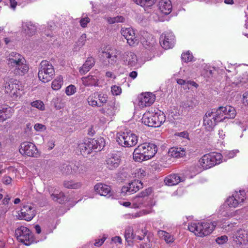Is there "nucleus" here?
Returning <instances> with one entry per match:
<instances>
[{
  "mask_svg": "<svg viewBox=\"0 0 248 248\" xmlns=\"http://www.w3.org/2000/svg\"><path fill=\"white\" fill-rule=\"evenodd\" d=\"M157 151V146L151 143L139 145L134 151L133 159L136 161L142 162L153 157Z\"/></svg>",
  "mask_w": 248,
  "mask_h": 248,
  "instance_id": "f257e3e1",
  "label": "nucleus"
},
{
  "mask_svg": "<svg viewBox=\"0 0 248 248\" xmlns=\"http://www.w3.org/2000/svg\"><path fill=\"white\" fill-rule=\"evenodd\" d=\"M153 192V189L149 187L142 191L132 199V207L140 208L145 207V209H153L155 202L148 198V196Z\"/></svg>",
  "mask_w": 248,
  "mask_h": 248,
  "instance_id": "f03ea898",
  "label": "nucleus"
},
{
  "mask_svg": "<svg viewBox=\"0 0 248 248\" xmlns=\"http://www.w3.org/2000/svg\"><path fill=\"white\" fill-rule=\"evenodd\" d=\"M23 87L20 81L11 79L6 82L4 85V91L5 93L15 100H17L23 94Z\"/></svg>",
  "mask_w": 248,
  "mask_h": 248,
  "instance_id": "7ed1b4c3",
  "label": "nucleus"
},
{
  "mask_svg": "<svg viewBox=\"0 0 248 248\" xmlns=\"http://www.w3.org/2000/svg\"><path fill=\"white\" fill-rule=\"evenodd\" d=\"M54 75L55 70L52 64L48 61H42L38 72L39 79L43 83H46L53 78Z\"/></svg>",
  "mask_w": 248,
  "mask_h": 248,
  "instance_id": "20e7f679",
  "label": "nucleus"
},
{
  "mask_svg": "<svg viewBox=\"0 0 248 248\" xmlns=\"http://www.w3.org/2000/svg\"><path fill=\"white\" fill-rule=\"evenodd\" d=\"M138 139V136L132 131L126 129L118 134L117 141L122 146L131 147L137 144Z\"/></svg>",
  "mask_w": 248,
  "mask_h": 248,
  "instance_id": "39448f33",
  "label": "nucleus"
},
{
  "mask_svg": "<svg viewBox=\"0 0 248 248\" xmlns=\"http://www.w3.org/2000/svg\"><path fill=\"white\" fill-rule=\"evenodd\" d=\"M222 155L218 153L206 154L199 160V163L203 169H208L222 162Z\"/></svg>",
  "mask_w": 248,
  "mask_h": 248,
  "instance_id": "423d86ee",
  "label": "nucleus"
},
{
  "mask_svg": "<svg viewBox=\"0 0 248 248\" xmlns=\"http://www.w3.org/2000/svg\"><path fill=\"white\" fill-rule=\"evenodd\" d=\"M15 236L17 240L29 246L33 242V234L31 231L26 227L21 226L15 231Z\"/></svg>",
  "mask_w": 248,
  "mask_h": 248,
  "instance_id": "0eeeda50",
  "label": "nucleus"
},
{
  "mask_svg": "<svg viewBox=\"0 0 248 248\" xmlns=\"http://www.w3.org/2000/svg\"><path fill=\"white\" fill-rule=\"evenodd\" d=\"M213 113L216 119L219 122L223 121L226 119H233L236 115L234 108L230 106L220 107Z\"/></svg>",
  "mask_w": 248,
  "mask_h": 248,
  "instance_id": "6e6552de",
  "label": "nucleus"
},
{
  "mask_svg": "<svg viewBox=\"0 0 248 248\" xmlns=\"http://www.w3.org/2000/svg\"><path fill=\"white\" fill-rule=\"evenodd\" d=\"M246 199L244 190L235 191L232 196L228 197L225 201V204L229 208H236L241 205Z\"/></svg>",
  "mask_w": 248,
  "mask_h": 248,
  "instance_id": "1a4fd4ad",
  "label": "nucleus"
},
{
  "mask_svg": "<svg viewBox=\"0 0 248 248\" xmlns=\"http://www.w3.org/2000/svg\"><path fill=\"white\" fill-rule=\"evenodd\" d=\"M19 151L21 155L30 157H37L39 155L36 146L31 142L25 141L21 143Z\"/></svg>",
  "mask_w": 248,
  "mask_h": 248,
  "instance_id": "9d476101",
  "label": "nucleus"
},
{
  "mask_svg": "<svg viewBox=\"0 0 248 248\" xmlns=\"http://www.w3.org/2000/svg\"><path fill=\"white\" fill-rule=\"evenodd\" d=\"M121 60L124 65L129 67L136 66L138 63V57L136 54L131 51H122Z\"/></svg>",
  "mask_w": 248,
  "mask_h": 248,
  "instance_id": "9b49d317",
  "label": "nucleus"
},
{
  "mask_svg": "<svg viewBox=\"0 0 248 248\" xmlns=\"http://www.w3.org/2000/svg\"><path fill=\"white\" fill-rule=\"evenodd\" d=\"M143 183L139 180H134L127 185L124 186L121 189L122 193L126 195L134 194L143 188Z\"/></svg>",
  "mask_w": 248,
  "mask_h": 248,
  "instance_id": "f8f14e48",
  "label": "nucleus"
},
{
  "mask_svg": "<svg viewBox=\"0 0 248 248\" xmlns=\"http://www.w3.org/2000/svg\"><path fill=\"white\" fill-rule=\"evenodd\" d=\"M174 41L175 36L172 32H165L162 33L160 36V45L165 49L172 48L174 46Z\"/></svg>",
  "mask_w": 248,
  "mask_h": 248,
  "instance_id": "ddd939ff",
  "label": "nucleus"
},
{
  "mask_svg": "<svg viewBox=\"0 0 248 248\" xmlns=\"http://www.w3.org/2000/svg\"><path fill=\"white\" fill-rule=\"evenodd\" d=\"M218 122L219 121L216 119L213 112L207 111L205 113L203 118V125L206 130L212 131Z\"/></svg>",
  "mask_w": 248,
  "mask_h": 248,
  "instance_id": "4468645a",
  "label": "nucleus"
},
{
  "mask_svg": "<svg viewBox=\"0 0 248 248\" xmlns=\"http://www.w3.org/2000/svg\"><path fill=\"white\" fill-rule=\"evenodd\" d=\"M216 221H212L210 220H204L201 222V232L200 237H203L207 236L211 233L217 225Z\"/></svg>",
  "mask_w": 248,
  "mask_h": 248,
  "instance_id": "2eb2a0df",
  "label": "nucleus"
},
{
  "mask_svg": "<svg viewBox=\"0 0 248 248\" xmlns=\"http://www.w3.org/2000/svg\"><path fill=\"white\" fill-rule=\"evenodd\" d=\"M138 99L139 107L144 108L152 105L155 100V96L151 93H145L140 94Z\"/></svg>",
  "mask_w": 248,
  "mask_h": 248,
  "instance_id": "dca6fc26",
  "label": "nucleus"
},
{
  "mask_svg": "<svg viewBox=\"0 0 248 248\" xmlns=\"http://www.w3.org/2000/svg\"><path fill=\"white\" fill-rule=\"evenodd\" d=\"M35 211L31 205H25L23 206L18 213V217L20 219L30 221L35 217Z\"/></svg>",
  "mask_w": 248,
  "mask_h": 248,
  "instance_id": "f3484780",
  "label": "nucleus"
},
{
  "mask_svg": "<svg viewBox=\"0 0 248 248\" xmlns=\"http://www.w3.org/2000/svg\"><path fill=\"white\" fill-rule=\"evenodd\" d=\"M24 60L21 55L15 52H11L7 57V64L12 70Z\"/></svg>",
  "mask_w": 248,
  "mask_h": 248,
  "instance_id": "a211bd4d",
  "label": "nucleus"
},
{
  "mask_svg": "<svg viewBox=\"0 0 248 248\" xmlns=\"http://www.w3.org/2000/svg\"><path fill=\"white\" fill-rule=\"evenodd\" d=\"M82 84L85 86H97L98 85V72H91L86 77L81 78Z\"/></svg>",
  "mask_w": 248,
  "mask_h": 248,
  "instance_id": "6ab92c4d",
  "label": "nucleus"
},
{
  "mask_svg": "<svg viewBox=\"0 0 248 248\" xmlns=\"http://www.w3.org/2000/svg\"><path fill=\"white\" fill-rule=\"evenodd\" d=\"M121 162L119 155L116 154L108 155L106 159V166L110 170H114L119 167Z\"/></svg>",
  "mask_w": 248,
  "mask_h": 248,
  "instance_id": "aec40b11",
  "label": "nucleus"
},
{
  "mask_svg": "<svg viewBox=\"0 0 248 248\" xmlns=\"http://www.w3.org/2000/svg\"><path fill=\"white\" fill-rule=\"evenodd\" d=\"M116 108L114 103H109L104 108L100 109V112L103 114L104 117L108 121H111L112 117L115 115Z\"/></svg>",
  "mask_w": 248,
  "mask_h": 248,
  "instance_id": "412c9836",
  "label": "nucleus"
},
{
  "mask_svg": "<svg viewBox=\"0 0 248 248\" xmlns=\"http://www.w3.org/2000/svg\"><path fill=\"white\" fill-rule=\"evenodd\" d=\"M232 238L237 245L245 244L248 241V234L245 230L240 229L234 232Z\"/></svg>",
  "mask_w": 248,
  "mask_h": 248,
  "instance_id": "4be33fe9",
  "label": "nucleus"
},
{
  "mask_svg": "<svg viewBox=\"0 0 248 248\" xmlns=\"http://www.w3.org/2000/svg\"><path fill=\"white\" fill-rule=\"evenodd\" d=\"M94 189L95 191L101 196L110 197L112 195L110 187L102 183L95 185Z\"/></svg>",
  "mask_w": 248,
  "mask_h": 248,
  "instance_id": "5701e85b",
  "label": "nucleus"
},
{
  "mask_svg": "<svg viewBox=\"0 0 248 248\" xmlns=\"http://www.w3.org/2000/svg\"><path fill=\"white\" fill-rule=\"evenodd\" d=\"M140 42L145 48L150 50L153 49L156 45L155 38L147 32L144 33V37L141 39Z\"/></svg>",
  "mask_w": 248,
  "mask_h": 248,
  "instance_id": "b1692460",
  "label": "nucleus"
},
{
  "mask_svg": "<svg viewBox=\"0 0 248 248\" xmlns=\"http://www.w3.org/2000/svg\"><path fill=\"white\" fill-rule=\"evenodd\" d=\"M96 142V140H90L87 142L81 143L79 144L78 147L81 154L83 155H88L91 153L93 148V144Z\"/></svg>",
  "mask_w": 248,
  "mask_h": 248,
  "instance_id": "393cba45",
  "label": "nucleus"
},
{
  "mask_svg": "<svg viewBox=\"0 0 248 248\" xmlns=\"http://www.w3.org/2000/svg\"><path fill=\"white\" fill-rule=\"evenodd\" d=\"M14 113V109L11 107L0 105V123L10 118Z\"/></svg>",
  "mask_w": 248,
  "mask_h": 248,
  "instance_id": "a878e982",
  "label": "nucleus"
},
{
  "mask_svg": "<svg viewBox=\"0 0 248 248\" xmlns=\"http://www.w3.org/2000/svg\"><path fill=\"white\" fill-rule=\"evenodd\" d=\"M50 196L52 200L58 203L62 204L67 201V197L64 193L59 190L55 189L54 191L49 190Z\"/></svg>",
  "mask_w": 248,
  "mask_h": 248,
  "instance_id": "bb28decb",
  "label": "nucleus"
},
{
  "mask_svg": "<svg viewBox=\"0 0 248 248\" xmlns=\"http://www.w3.org/2000/svg\"><path fill=\"white\" fill-rule=\"evenodd\" d=\"M22 29L24 33L28 36L33 35L36 31V27L31 21H26L22 23Z\"/></svg>",
  "mask_w": 248,
  "mask_h": 248,
  "instance_id": "cd10ccee",
  "label": "nucleus"
},
{
  "mask_svg": "<svg viewBox=\"0 0 248 248\" xmlns=\"http://www.w3.org/2000/svg\"><path fill=\"white\" fill-rule=\"evenodd\" d=\"M153 118L155 127L160 126L166 121V116L164 113L159 110H154L153 111Z\"/></svg>",
  "mask_w": 248,
  "mask_h": 248,
  "instance_id": "c85d7f7f",
  "label": "nucleus"
},
{
  "mask_svg": "<svg viewBox=\"0 0 248 248\" xmlns=\"http://www.w3.org/2000/svg\"><path fill=\"white\" fill-rule=\"evenodd\" d=\"M158 8L160 12L166 15L170 13L172 5L170 0H161L158 4Z\"/></svg>",
  "mask_w": 248,
  "mask_h": 248,
  "instance_id": "c756f323",
  "label": "nucleus"
},
{
  "mask_svg": "<svg viewBox=\"0 0 248 248\" xmlns=\"http://www.w3.org/2000/svg\"><path fill=\"white\" fill-rule=\"evenodd\" d=\"M121 54L122 51L117 49L112 50L111 52L105 53V57L108 59V62L112 64L115 63L119 59L121 60Z\"/></svg>",
  "mask_w": 248,
  "mask_h": 248,
  "instance_id": "7c9ffc66",
  "label": "nucleus"
},
{
  "mask_svg": "<svg viewBox=\"0 0 248 248\" xmlns=\"http://www.w3.org/2000/svg\"><path fill=\"white\" fill-rule=\"evenodd\" d=\"M182 181L183 178L177 174H171L164 179L166 185L169 186L176 185Z\"/></svg>",
  "mask_w": 248,
  "mask_h": 248,
  "instance_id": "2f4dec72",
  "label": "nucleus"
},
{
  "mask_svg": "<svg viewBox=\"0 0 248 248\" xmlns=\"http://www.w3.org/2000/svg\"><path fill=\"white\" fill-rule=\"evenodd\" d=\"M12 71L16 75L23 76L26 74L29 71V66L26 63V60L18 64Z\"/></svg>",
  "mask_w": 248,
  "mask_h": 248,
  "instance_id": "473e14b6",
  "label": "nucleus"
},
{
  "mask_svg": "<svg viewBox=\"0 0 248 248\" xmlns=\"http://www.w3.org/2000/svg\"><path fill=\"white\" fill-rule=\"evenodd\" d=\"M169 113V115L171 117L177 120L185 115L186 114V111L182 109V106H180L179 108L173 106L170 109Z\"/></svg>",
  "mask_w": 248,
  "mask_h": 248,
  "instance_id": "72a5a7b5",
  "label": "nucleus"
},
{
  "mask_svg": "<svg viewBox=\"0 0 248 248\" xmlns=\"http://www.w3.org/2000/svg\"><path fill=\"white\" fill-rule=\"evenodd\" d=\"M169 153L173 157L180 158L186 155V149L183 147H173L169 150Z\"/></svg>",
  "mask_w": 248,
  "mask_h": 248,
  "instance_id": "f704fd0d",
  "label": "nucleus"
},
{
  "mask_svg": "<svg viewBox=\"0 0 248 248\" xmlns=\"http://www.w3.org/2000/svg\"><path fill=\"white\" fill-rule=\"evenodd\" d=\"M153 120V111L152 109L144 113L141 119L142 122L144 124L151 127H155Z\"/></svg>",
  "mask_w": 248,
  "mask_h": 248,
  "instance_id": "c9c22d12",
  "label": "nucleus"
},
{
  "mask_svg": "<svg viewBox=\"0 0 248 248\" xmlns=\"http://www.w3.org/2000/svg\"><path fill=\"white\" fill-rule=\"evenodd\" d=\"M95 63L93 57H89L83 64L82 66L79 69V72L81 74H85L91 69Z\"/></svg>",
  "mask_w": 248,
  "mask_h": 248,
  "instance_id": "e433bc0d",
  "label": "nucleus"
},
{
  "mask_svg": "<svg viewBox=\"0 0 248 248\" xmlns=\"http://www.w3.org/2000/svg\"><path fill=\"white\" fill-rule=\"evenodd\" d=\"M157 234L167 244L172 243L174 241V236L166 231L159 230L158 231Z\"/></svg>",
  "mask_w": 248,
  "mask_h": 248,
  "instance_id": "4c0bfd02",
  "label": "nucleus"
},
{
  "mask_svg": "<svg viewBox=\"0 0 248 248\" xmlns=\"http://www.w3.org/2000/svg\"><path fill=\"white\" fill-rule=\"evenodd\" d=\"M220 211L221 212V215L227 218L234 217L239 212L238 210L231 211L230 209H228L227 207H225V205H223L220 207Z\"/></svg>",
  "mask_w": 248,
  "mask_h": 248,
  "instance_id": "58836bf2",
  "label": "nucleus"
},
{
  "mask_svg": "<svg viewBox=\"0 0 248 248\" xmlns=\"http://www.w3.org/2000/svg\"><path fill=\"white\" fill-rule=\"evenodd\" d=\"M200 226H201V222H192L189 224L188 229L191 232H193L196 235L200 237L199 233H200L201 230V228Z\"/></svg>",
  "mask_w": 248,
  "mask_h": 248,
  "instance_id": "ea45409f",
  "label": "nucleus"
},
{
  "mask_svg": "<svg viewBox=\"0 0 248 248\" xmlns=\"http://www.w3.org/2000/svg\"><path fill=\"white\" fill-rule=\"evenodd\" d=\"M133 229L132 227L128 226L125 228L124 232V238L125 241L130 245L132 243V240L135 238Z\"/></svg>",
  "mask_w": 248,
  "mask_h": 248,
  "instance_id": "a19ab883",
  "label": "nucleus"
},
{
  "mask_svg": "<svg viewBox=\"0 0 248 248\" xmlns=\"http://www.w3.org/2000/svg\"><path fill=\"white\" fill-rule=\"evenodd\" d=\"M137 4L143 7L144 9L152 6L156 0H132Z\"/></svg>",
  "mask_w": 248,
  "mask_h": 248,
  "instance_id": "79ce46f5",
  "label": "nucleus"
},
{
  "mask_svg": "<svg viewBox=\"0 0 248 248\" xmlns=\"http://www.w3.org/2000/svg\"><path fill=\"white\" fill-rule=\"evenodd\" d=\"M63 82L62 77V76H59L52 82L51 87L54 90H58L61 88Z\"/></svg>",
  "mask_w": 248,
  "mask_h": 248,
  "instance_id": "37998d69",
  "label": "nucleus"
},
{
  "mask_svg": "<svg viewBox=\"0 0 248 248\" xmlns=\"http://www.w3.org/2000/svg\"><path fill=\"white\" fill-rule=\"evenodd\" d=\"M63 186L65 187L70 189H78L81 187L82 183L79 182L73 181H65L63 182Z\"/></svg>",
  "mask_w": 248,
  "mask_h": 248,
  "instance_id": "c03bdc74",
  "label": "nucleus"
},
{
  "mask_svg": "<svg viewBox=\"0 0 248 248\" xmlns=\"http://www.w3.org/2000/svg\"><path fill=\"white\" fill-rule=\"evenodd\" d=\"M97 92H94L90 95L87 99L88 104L93 107H98L97 101Z\"/></svg>",
  "mask_w": 248,
  "mask_h": 248,
  "instance_id": "a18cd8bd",
  "label": "nucleus"
},
{
  "mask_svg": "<svg viewBox=\"0 0 248 248\" xmlns=\"http://www.w3.org/2000/svg\"><path fill=\"white\" fill-rule=\"evenodd\" d=\"M140 38L138 35H136L135 32L134 34H131V36L127 40V44L130 46H136L138 45L140 42Z\"/></svg>",
  "mask_w": 248,
  "mask_h": 248,
  "instance_id": "49530a36",
  "label": "nucleus"
},
{
  "mask_svg": "<svg viewBox=\"0 0 248 248\" xmlns=\"http://www.w3.org/2000/svg\"><path fill=\"white\" fill-rule=\"evenodd\" d=\"M135 32V31L132 28H122L121 30V34L126 40L131 34H134Z\"/></svg>",
  "mask_w": 248,
  "mask_h": 248,
  "instance_id": "de8ad7c7",
  "label": "nucleus"
},
{
  "mask_svg": "<svg viewBox=\"0 0 248 248\" xmlns=\"http://www.w3.org/2000/svg\"><path fill=\"white\" fill-rule=\"evenodd\" d=\"M97 97L98 100V107H100L108 101V96L106 94L97 92Z\"/></svg>",
  "mask_w": 248,
  "mask_h": 248,
  "instance_id": "09e8293b",
  "label": "nucleus"
},
{
  "mask_svg": "<svg viewBox=\"0 0 248 248\" xmlns=\"http://www.w3.org/2000/svg\"><path fill=\"white\" fill-rule=\"evenodd\" d=\"M124 21V18L122 16H117L113 17H108L107 21L109 24H114L118 22H123Z\"/></svg>",
  "mask_w": 248,
  "mask_h": 248,
  "instance_id": "8fccbe9b",
  "label": "nucleus"
},
{
  "mask_svg": "<svg viewBox=\"0 0 248 248\" xmlns=\"http://www.w3.org/2000/svg\"><path fill=\"white\" fill-rule=\"evenodd\" d=\"M247 81H248V74L245 73L243 75V77H237V79L235 80L232 83L237 85L240 83H246Z\"/></svg>",
  "mask_w": 248,
  "mask_h": 248,
  "instance_id": "3c124183",
  "label": "nucleus"
},
{
  "mask_svg": "<svg viewBox=\"0 0 248 248\" xmlns=\"http://www.w3.org/2000/svg\"><path fill=\"white\" fill-rule=\"evenodd\" d=\"M154 212L153 209H143L140 211L138 212L135 213L133 217H140L149 214H151Z\"/></svg>",
  "mask_w": 248,
  "mask_h": 248,
  "instance_id": "603ef678",
  "label": "nucleus"
},
{
  "mask_svg": "<svg viewBox=\"0 0 248 248\" xmlns=\"http://www.w3.org/2000/svg\"><path fill=\"white\" fill-rule=\"evenodd\" d=\"M181 58L183 61L187 62L192 61L193 56L192 53L188 51L186 53H183L182 54Z\"/></svg>",
  "mask_w": 248,
  "mask_h": 248,
  "instance_id": "864d4df0",
  "label": "nucleus"
},
{
  "mask_svg": "<svg viewBox=\"0 0 248 248\" xmlns=\"http://www.w3.org/2000/svg\"><path fill=\"white\" fill-rule=\"evenodd\" d=\"M195 106V104L193 102L187 101L184 103L183 106L182 107V108L183 110L184 109V110H186H186L188 111L193 109Z\"/></svg>",
  "mask_w": 248,
  "mask_h": 248,
  "instance_id": "5fc2aeb1",
  "label": "nucleus"
},
{
  "mask_svg": "<svg viewBox=\"0 0 248 248\" xmlns=\"http://www.w3.org/2000/svg\"><path fill=\"white\" fill-rule=\"evenodd\" d=\"M32 107L36 108L40 110L45 109V106L43 102L40 100H36L31 103Z\"/></svg>",
  "mask_w": 248,
  "mask_h": 248,
  "instance_id": "6e6d98bb",
  "label": "nucleus"
},
{
  "mask_svg": "<svg viewBox=\"0 0 248 248\" xmlns=\"http://www.w3.org/2000/svg\"><path fill=\"white\" fill-rule=\"evenodd\" d=\"M76 91V88L73 85H70L67 86L65 89V93L68 95H72L74 94Z\"/></svg>",
  "mask_w": 248,
  "mask_h": 248,
  "instance_id": "4d7b16f0",
  "label": "nucleus"
},
{
  "mask_svg": "<svg viewBox=\"0 0 248 248\" xmlns=\"http://www.w3.org/2000/svg\"><path fill=\"white\" fill-rule=\"evenodd\" d=\"M86 34L85 33L82 34L76 43L77 45L79 47H81L84 46L86 41Z\"/></svg>",
  "mask_w": 248,
  "mask_h": 248,
  "instance_id": "13d9d810",
  "label": "nucleus"
},
{
  "mask_svg": "<svg viewBox=\"0 0 248 248\" xmlns=\"http://www.w3.org/2000/svg\"><path fill=\"white\" fill-rule=\"evenodd\" d=\"M111 92L113 95H120L122 92V89L120 87L114 85L111 87Z\"/></svg>",
  "mask_w": 248,
  "mask_h": 248,
  "instance_id": "bf43d9fd",
  "label": "nucleus"
},
{
  "mask_svg": "<svg viewBox=\"0 0 248 248\" xmlns=\"http://www.w3.org/2000/svg\"><path fill=\"white\" fill-rule=\"evenodd\" d=\"M90 22V19L88 17L85 16L84 17H82L79 21L80 25L82 28H86L88 24Z\"/></svg>",
  "mask_w": 248,
  "mask_h": 248,
  "instance_id": "052dcab7",
  "label": "nucleus"
},
{
  "mask_svg": "<svg viewBox=\"0 0 248 248\" xmlns=\"http://www.w3.org/2000/svg\"><path fill=\"white\" fill-rule=\"evenodd\" d=\"M62 172L66 175L73 174L72 163L66 165L65 167H64L63 169L62 170Z\"/></svg>",
  "mask_w": 248,
  "mask_h": 248,
  "instance_id": "680f3d73",
  "label": "nucleus"
},
{
  "mask_svg": "<svg viewBox=\"0 0 248 248\" xmlns=\"http://www.w3.org/2000/svg\"><path fill=\"white\" fill-rule=\"evenodd\" d=\"M107 236L106 235L104 234L103 237L101 238L96 239L95 240V243H94V245L96 247H100L101 246L106 240Z\"/></svg>",
  "mask_w": 248,
  "mask_h": 248,
  "instance_id": "e2e57ef3",
  "label": "nucleus"
},
{
  "mask_svg": "<svg viewBox=\"0 0 248 248\" xmlns=\"http://www.w3.org/2000/svg\"><path fill=\"white\" fill-rule=\"evenodd\" d=\"M228 240V237L226 235H222L219 237H218L216 238V241L218 244H222L225 242H226Z\"/></svg>",
  "mask_w": 248,
  "mask_h": 248,
  "instance_id": "0e129e2a",
  "label": "nucleus"
},
{
  "mask_svg": "<svg viewBox=\"0 0 248 248\" xmlns=\"http://www.w3.org/2000/svg\"><path fill=\"white\" fill-rule=\"evenodd\" d=\"M136 174L139 178H142L145 176L146 172L142 169H139L136 170Z\"/></svg>",
  "mask_w": 248,
  "mask_h": 248,
  "instance_id": "69168bd1",
  "label": "nucleus"
},
{
  "mask_svg": "<svg viewBox=\"0 0 248 248\" xmlns=\"http://www.w3.org/2000/svg\"><path fill=\"white\" fill-rule=\"evenodd\" d=\"M112 243L115 244H122V238L119 236H116L112 237L111 239V243Z\"/></svg>",
  "mask_w": 248,
  "mask_h": 248,
  "instance_id": "338daca9",
  "label": "nucleus"
},
{
  "mask_svg": "<svg viewBox=\"0 0 248 248\" xmlns=\"http://www.w3.org/2000/svg\"><path fill=\"white\" fill-rule=\"evenodd\" d=\"M237 152V151H229L224 153V155L228 158H231L233 157Z\"/></svg>",
  "mask_w": 248,
  "mask_h": 248,
  "instance_id": "774afa93",
  "label": "nucleus"
}]
</instances>
